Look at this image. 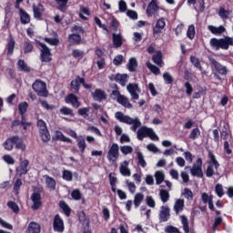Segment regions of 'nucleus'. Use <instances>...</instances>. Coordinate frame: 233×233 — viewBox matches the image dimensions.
<instances>
[{
	"label": "nucleus",
	"instance_id": "obj_1",
	"mask_svg": "<svg viewBox=\"0 0 233 233\" xmlns=\"http://www.w3.org/2000/svg\"><path fill=\"white\" fill-rule=\"evenodd\" d=\"M210 46L215 50H228L230 46H233V37L226 36L224 38H211L209 42Z\"/></svg>",
	"mask_w": 233,
	"mask_h": 233
},
{
	"label": "nucleus",
	"instance_id": "obj_2",
	"mask_svg": "<svg viewBox=\"0 0 233 233\" xmlns=\"http://www.w3.org/2000/svg\"><path fill=\"white\" fill-rule=\"evenodd\" d=\"M116 119L120 121V123H126V125H132L131 130L133 132H136L139 127H141V121L138 117L132 118L125 114L123 112H116L115 114Z\"/></svg>",
	"mask_w": 233,
	"mask_h": 233
},
{
	"label": "nucleus",
	"instance_id": "obj_3",
	"mask_svg": "<svg viewBox=\"0 0 233 233\" xmlns=\"http://www.w3.org/2000/svg\"><path fill=\"white\" fill-rule=\"evenodd\" d=\"M137 139H139V141H143L145 137H150V139H152L153 141H159V137L156 135L154 130L147 127H140L137 130Z\"/></svg>",
	"mask_w": 233,
	"mask_h": 233
},
{
	"label": "nucleus",
	"instance_id": "obj_4",
	"mask_svg": "<svg viewBox=\"0 0 233 233\" xmlns=\"http://www.w3.org/2000/svg\"><path fill=\"white\" fill-rule=\"evenodd\" d=\"M36 127L43 143H48L52 137H50V132L46 127V122H45L43 119H39L37 120Z\"/></svg>",
	"mask_w": 233,
	"mask_h": 233
},
{
	"label": "nucleus",
	"instance_id": "obj_5",
	"mask_svg": "<svg viewBox=\"0 0 233 233\" xmlns=\"http://www.w3.org/2000/svg\"><path fill=\"white\" fill-rule=\"evenodd\" d=\"M210 161L208 162L207 170H206V176L207 177H212L218 172V168H219V163L216 159V156H214V153L209 152L208 153Z\"/></svg>",
	"mask_w": 233,
	"mask_h": 233
},
{
	"label": "nucleus",
	"instance_id": "obj_6",
	"mask_svg": "<svg viewBox=\"0 0 233 233\" xmlns=\"http://www.w3.org/2000/svg\"><path fill=\"white\" fill-rule=\"evenodd\" d=\"M33 90L40 96V97H47L48 91L46 90V83L41 80H35V83L32 85Z\"/></svg>",
	"mask_w": 233,
	"mask_h": 233
},
{
	"label": "nucleus",
	"instance_id": "obj_7",
	"mask_svg": "<svg viewBox=\"0 0 233 233\" xmlns=\"http://www.w3.org/2000/svg\"><path fill=\"white\" fill-rule=\"evenodd\" d=\"M190 174L194 177H203V160L198 158L197 162L190 168Z\"/></svg>",
	"mask_w": 233,
	"mask_h": 233
},
{
	"label": "nucleus",
	"instance_id": "obj_8",
	"mask_svg": "<svg viewBox=\"0 0 233 233\" xmlns=\"http://www.w3.org/2000/svg\"><path fill=\"white\" fill-rule=\"evenodd\" d=\"M107 159L109 163H116L119 159V146L113 144L107 152Z\"/></svg>",
	"mask_w": 233,
	"mask_h": 233
},
{
	"label": "nucleus",
	"instance_id": "obj_9",
	"mask_svg": "<svg viewBox=\"0 0 233 233\" xmlns=\"http://www.w3.org/2000/svg\"><path fill=\"white\" fill-rule=\"evenodd\" d=\"M41 46V61L43 63H50L52 61V53L50 52V48L46 46V45L43 43H39Z\"/></svg>",
	"mask_w": 233,
	"mask_h": 233
},
{
	"label": "nucleus",
	"instance_id": "obj_10",
	"mask_svg": "<svg viewBox=\"0 0 233 233\" xmlns=\"http://www.w3.org/2000/svg\"><path fill=\"white\" fill-rule=\"evenodd\" d=\"M157 12H159V5H157V0H152L147 5L146 14L147 17H152V15H159Z\"/></svg>",
	"mask_w": 233,
	"mask_h": 233
},
{
	"label": "nucleus",
	"instance_id": "obj_11",
	"mask_svg": "<svg viewBox=\"0 0 233 233\" xmlns=\"http://www.w3.org/2000/svg\"><path fill=\"white\" fill-rule=\"evenodd\" d=\"M210 65L214 67L216 72L219 74L220 76H227L228 70L227 69V66L221 65L219 62L216 61L214 58H210Z\"/></svg>",
	"mask_w": 233,
	"mask_h": 233
},
{
	"label": "nucleus",
	"instance_id": "obj_12",
	"mask_svg": "<svg viewBox=\"0 0 233 233\" xmlns=\"http://www.w3.org/2000/svg\"><path fill=\"white\" fill-rule=\"evenodd\" d=\"M127 88L132 99H139V94H141V89H139V86L137 84H129L127 85Z\"/></svg>",
	"mask_w": 233,
	"mask_h": 233
},
{
	"label": "nucleus",
	"instance_id": "obj_13",
	"mask_svg": "<svg viewBox=\"0 0 233 233\" xmlns=\"http://www.w3.org/2000/svg\"><path fill=\"white\" fill-rule=\"evenodd\" d=\"M170 219V208L168 206H162L159 212L160 223H165Z\"/></svg>",
	"mask_w": 233,
	"mask_h": 233
},
{
	"label": "nucleus",
	"instance_id": "obj_14",
	"mask_svg": "<svg viewBox=\"0 0 233 233\" xmlns=\"http://www.w3.org/2000/svg\"><path fill=\"white\" fill-rule=\"evenodd\" d=\"M165 26H167V22L165 21V18H158L156 22L155 26L153 27V35H156L157 34H161V32H163V30L165 29Z\"/></svg>",
	"mask_w": 233,
	"mask_h": 233
},
{
	"label": "nucleus",
	"instance_id": "obj_15",
	"mask_svg": "<svg viewBox=\"0 0 233 233\" xmlns=\"http://www.w3.org/2000/svg\"><path fill=\"white\" fill-rule=\"evenodd\" d=\"M53 227L56 232H63L65 230V223L59 215L55 216Z\"/></svg>",
	"mask_w": 233,
	"mask_h": 233
},
{
	"label": "nucleus",
	"instance_id": "obj_16",
	"mask_svg": "<svg viewBox=\"0 0 233 233\" xmlns=\"http://www.w3.org/2000/svg\"><path fill=\"white\" fill-rule=\"evenodd\" d=\"M31 200L33 201L31 208H33V210L39 209V208L41 207V194L39 192H34L31 195Z\"/></svg>",
	"mask_w": 233,
	"mask_h": 233
},
{
	"label": "nucleus",
	"instance_id": "obj_17",
	"mask_svg": "<svg viewBox=\"0 0 233 233\" xmlns=\"http://www.w3.org/2000/svg\"><path fill=\"white\" fill-rule=\"evenodd\" d=\"M66 103H70L74 108H79L81 106V102H79L77 96L74 94L66 96Z\"/></svg>",
	"mask_w": 233,
	"mask_h": 233
},
{
	"label": "nucleus",
	"instance_id": "obj_18",
	"mask_svg": "<svg viewBox=\"0 0 233 233\" xmlns=\"http://www.w3.org/2000/svg\"><path fill=\"white\" fill-rule=\"evenodd\" d=\"M30 162L28 160H24L20 163V167H16V172L18 175L23 176L28 174V166Z\"/></svg>",
	"mask_w": 233,
	"mask_h": 233
},
{
	"label": "nucleus",
	"instance_id": "obj_19",
	"mask_svg": "<svg viewBox=\"0 0 233 233\" xmlns=\"http://www.w3.org/2000/svg\"><path fill=\"white\" fill-rule=\"evenodd\" d=\"M33 12L35 19H41V17H43V13L45 12V7L41 4H38L37 5H33Z\"/></svg>",
	"mask_w": 233,
	"mask_h": 233
},
{
	"label": "nucleus",
	"instance_id": "obj_20",
	"mask_svg": "<svg viewBox=\"0 0 233 233\" xmlns=\"http://www.w3.org/2000/svg\"><path fill=\"white\" fill-rule=\"evenodd\" d=\"M81 83H85V78L80 77L79 76H77L76 79L71 82V88L76 94L79 92V85H81Z\"/></svg>",
	"mask_w": 233,
	"mask_h": 233
},
{
	"label": "nucleus",
	"instance_id": "obj_21",
	"mask_svg": "<svg viewBox=\"0 0 233 233\" xmlns=\"http://www.w3.org/2000/svg\"><path fill=\"white\" fill-rule=\"evenodd\" d=\"M115 81L116 83H119V85H121V86H126L127 83H128V75L127 74H116L115 76Z\"/></svg>",
	"mask_w": 233,
	"mask_h": 233
},
{
	"label": "nucleus",
	"instance_id": "obj_22",
	"mask_svg": "<svg viewBox=\"0 0 233 233\" xmlns=\"http://www.w3.org/2000/svg\"><path fill=\"white\" fill-rule=\"evenodd\" d=\"M44 179H46V187L49 189V190H56V179H54V177L48 176V175H45L44 176Z\"/></svg>",
	"mask_w": 233,
	"mask_h": 233
},
{
	"label": "nucleus",
	"instance_id": "obj_23",
	"mask_svg": "<svg viewBox=\"0 0 233 233\" xmlns=\"http://www.w3.org/2000/svg\"><path fill=\"white\" fill-rule=\"evenodd\" d=\"M209 32L211 34H214L215 35H221L227 29L223 25H219L218 27L214 26V25H208V26Z\"/></svg>",
	"mask_w": 233,
	"mask_h": 233
},
{
	"label": "nucleus",
	"instance_id": "obj_24",
	"mask_svg": "<svg viewBox=\"0 0 233 233\" xmlns=\"http://www.w3.org/2000/svg\"><path fill=\"white\" fill-rule=\"evenodd\" d=\"M19 14L22 25H28V23H30V15H28L23 8L19 9Z\"/></svg>",
	"mask_w": 233,
	"mask_h": 233
},
{
	"label": "nucleus",
	"instance_id": "obj_25",
	"mask_svg": "<svg viewBox=\"0 0 233 233\" xmlns=\"http://www.w3.org/2000/svg\"><path fill=\"white\" fill-rule=\"evenodd\" d=\"M41 232V226H39L35 222H31L28 225L27 230H25V233H39Z\"/></svg>",
	"mask_w": 233,
	"mask_h": 233
},
{
	"label": "nucleus",
	"instance_id": "obj_26",
	"mask_svg": "<svg viewBox=\"0 0 233 233\" xmlns=\"http://www.w3.org/2000/svg\"><path fill=\"white\" fill-rule=\"evenodd\" d=\"M183 208H185V200L184 199H177L174 205V210L176 214H179V212H183Z\"/></svg>",
	"mask_w": 233,
	"mask_h": 233
},
{
	"label": "nucleus",
	"instance_id": "obj_27",
	"mask_svg": "<svg viewBox=\"0 0 233 233\" xmlns=\"http://www.w3.org/2000/svg\"><path fill=\"white\" fill-rule=\"evenodd\" d=\"M120 174H122V176H126V177L131 176L130 169L128 168V161H124L120 165Z\"/></svg>",
	"mask_w": 233,
	"mask_h": 233
},
{
	"label": "nucleus",
	"instance_id": "obj_28",
	"mask_svg": "<svg viewBox=\"0 0 233 233\" xmlns=\"http://www.w3.org/2000/svg\"><path fill=\"white\" fill-rule=\"evenodd\" d=\"M119 105H122V106H125V108H132V104L128 101V98L122 95L118 97L116 100Z\"/></svg>",
	"mask_w": 233,
	"mask_h": 233
},
{
	"label": "nucleus",
	"instance_id": "obj_29",
	"mask_svg": "<svg viewBox=\"0 0 233 233\" xmlns=\"http://www.w3.org/2000/svg\"><path fill=\"white\" fill-rule=\"evenodd\" d=\"M159 198L162 201V203H167V201L170 199V193L167 189H160L159 190Z\"/></svg>",
	"mask_w": 233,
	"mask_h": 233
},
{
	"label": "nucleus",
	"instance_id": "obj_30",
	"mask_svg": "<svg viewBox=\"0 0 233 233\" xmlns=\"http://www.w3.org/2000/svg\"><path fill=\"white\" fill-rule=\"evenodd\" d=\"M92 96L95 101H103V99H105V91L96 89L94 93H92Z\"/></svg>",
	"mask_w": 233,
	"mask_h": 233
},
{
	"label": "nucleus",
	"instance_id": "obj_31",
	"mask_svg": "<svg viewBox=\"0 0 233 233\" xmlns=\"http://www.w3.org/2000/svg\"><path fill=\"white\" fill-rule=\"evenodd\" d=\"M15 145V137H12L6 139V141L4 143V147L5 148V150H12Z\"/></svg>",
	"mask_w": 233,
	"mask_h": 233
},
{
	"label": "nucleus",
	"instance_id": "obj_32",
	"mask_svg": "<svg viewBox=\"0 0 233 233\" xmlns=\"http://www.w3.org/2000/svg\"><path fill=\"white\" fill-rule=\"evenodd\" d=\"M153 62L158 66H163V54L161 52H157L152 57Z\"/></svg>",
	"mask_w": 233,
	"mask_h": 233
},
{
	"label": "nucleus",
	"instance_id": "obj_33",
	"mask_svg": "<svg viewBox=\"0 0 233 233\" xmlns=\"http://www.w3.org/2000/svg\"><path fill=\"white\" fill-rule=\"evenodd\" d=\"M181 223L183 226V230L185 233H189L190 232V227L188 226V218H187V216L182 215L180 217Z\"/></svg>",
	"mask_w": 233,
	"mask_h": 233
},
{
	"label": "nucleus",
	"instance_id": "obj_34",
	"mask_svg": "<svg viewBox=\"0 0 233 233\" xmlns=\"http://www.w3.org/2000/svg\"><path fill=\"white\" fill-rule=\"evenodd\" d=\"M143 199H145V195H143V193H137L135 195L134 205L136 208H137V207L143 203Z\"/></svg>",
	"mask_w": 233,
	"mask_h": 233
},
{
	"label": "nucleus",
	"instance_id": "obj_35",
	"mask_svg": "<svg viewBox=\"0 0 233 233\" xmlns=\"http://www.w3.org/2000/svg\"><path fill=\"white\" fill-rule=\"evenodd\" d=\"M113 43L116 48H119V46L123 45V38L121 37V35L113 34Z\"/></svg>",
	"mask_w": 233,
	"mask_h": 233
},
{
	"label": "nucleus",
	"instance_id": "obj_36",
	"mask_svg": "<svg viewBox=\"0 0 233 233\" xmlns=\"http://www.w3.org/2000/svg\"><path fill=\"white\" fill-rule=\"evenodd\" d=\"M15 148L20 149L22 151L26 150V146L23 143V140L19 138V137H15Z\"/></svg>",
	"mask_w": 233,
	"mask_h": 233
},
{
	"label": "nucleus",
	"instance_id": "obj_37",
	"mask_svg": "<svg viewBox=\"0 0 233 233\" xmlns=\"http://www.w3.org/2000/svg\"><path fill=\"white\" fill-rule=\"evenodd\" d=\"M155 179L157 185H161L165 181V173L163 171H157L155 173Z\"/></svg>",
	"mask_w": 233,
	"mask_h": 233
},
{
	"label": "nucleus",
	"instance_id": "obj_38",
	"mask_svg": "<svg viewBox=\"0 0 233 233\" xmlns=\"http://www.w3.org/2000/svg\"><path fill=\"white\" fill-rule=\"evenodd\" d=\"M127 68L129 72H136V68H137V60L136 58H130L127 63Z\"/></svg>",
	"mask_w": 233,
	"mask_h": 233
},
{
	"label": "nucleus",
	"instance_id": "obj_39",
	"mask_svg": "<svg viewBox=\"0 0 233 233\" xmlns=\"http://www.w3.org/2000/svg\"><path fill=\"white\" fill-rule=\"evenodd\" d=\"M76 143L80 152L83 154V152H85V148H86V142H85V139L83 137H79L76 139Z\"/></svg>",
	"mask_w": 233,
	"mask_h": 233
},
{
	"label": "nucleus",
	"instance_id": "obj_40",
	"mask_svg": "<svg viewBox=\"0 0 233 233\" xmlns=\"http://www.w3.org/2000/svg\"><path fill=\"white\" fill-rule=\"evenodd\" d=\"M78 219L82 225H85L86 227H88L90 225V221L88 220V218H86V214L85 212H80L78 215Z\"/></svg>",
	"mask_w": 233,
	"mask_h": 233
},
{
	"label": "nucleus",
	"instance_id": "obj_41",
	"mask_svg": "<svg viewBox=\"0 0 233 233\" xmlns=\"http://www.w3.org/2000/svg\"><path fill=\"white\" fill-rule=\"evenodd\" d=\"M55 137H56V139L64 141V143H72V139L65 137V135H63V133L61 131H56Z\"/></svg>",
	"mask_w": 233,
	"mask_h": 233
},
{
	"label": "nucleus",
	"instance_id": "obj_42",
	"mask_svg": "<svg viewBox=\"0 0 233 233\" xmlns=\"http://www.w3.org/2000/svg\"><path fill=\"white\" fill-rule=\"evenodd\" d=\"M190 62L192 63L195 68H198V70H203V66H201V62L199 61V58L191 56Z\"/></svg>",
	"mask_w": 233,
	"mask_h": 233
},
{
	"label": "nucleus",
	"instance_id": "obj_43",
	"mask_svg": "<svg viewBox=\"0 0 233 233\" xmlns=\"http://www.w3.org/2000/svg\"><path fill=\"white\" fill-rule=\"evenodd\" d=\"M230 14H232V11L225 10L223 7L219 8L218 15L221 19H228V15H230Z\"/></svg>",
	"mask_w": 233,
	"mask_h": 233
},
{
	"label": "nucleus",
	"instance_id": "obj_44",
	"mask_svg": "<svg viewBox=\"0 0 233 233\" xmlns=\"http://www.w3.org/2000/svg\"><path fill=\"white\" fill-rule=\"evenodd\" d=\"M57 5H59L58 10L61 12H66V4L68 3V0H55Z\"/></svg>",
	"mask_w": 233,
	"mask_h": 233
},
{
	"label": "nucleus",
	"instance_id": "obj_45",
	"mask_svg": "<svg viewBox=\"0 0 233 233\" xmlns=\"http://www.w3.org/2000/svg\"><path fill=\"white\" fill-rule=\"evenodd\" d=\"M137 157L138 159V164L140 165V167H142L143 168H145V167H147V161H145V157L143 156V153H141L140 151H138L137 153Z\"/></svg>",
	"mask_w": 233,
	"mask_h": 233
},
{
	"label": "nucleus",
	"instance_id": "obj_46",
	"mask_svg": "<svg viewBox=\"0 0 233 233\" xmlns=\"http://www.w3.org/2000/svg\"><path fill=\"white\" fill-rule=\"evenodd\" d=\"M18 109L20 116L26 114V110H28V104L26 102H22L18 105Z\"/></svg>",
	"mask_w": 233,
	"mask_h": 233
},
{
	"label": "nucleus",
	"instance_id": "obj_47",
	"mask_svg": "<svg viewBox=\"0 0 233 233\" xmlns=\"http://www.w3.org/2000/svg\"><path fill=\"white\" fill-rule=\"evenodd\" d=\"M187 36L188 39H193L196 36V27L194 25L188 26Z\"/></svg>",
	"mask_w": 233,
	"mask_h": 233
},
{
	"label": "nucleus",
	"instance_id": "obj_48",
	"mask_svg": "<svg viewBox=\"0 0 233 233\" xmlns=\"http://www.w3.org/2000/svg\"><path fill=\"white\" fill-rule=\"evenodd\" d=\"M147 66L149 70H151V72H153V74H155L156 76H158V74H160V70L159 67L154 66V64L147 62Z\"/></svg>",
	"mask_w": 233,
	"mask_h": 233
},
{
	"label": "nucleus",
	"instance_id": "obj_49",
	"mask_svg": "<svg viewBox=\"0 0 233 233\" xmlns=\"http://www.w3.org/2000/svg\"><path fill=\"white\" fill-rule=\"evenodd\" d=\"M17 65L18 68L23 72H30V67L25 63V60H19Z\"/></svg>",
	"mask_w": 233,
	"mask_h": 233
},
{
	"label": "nucleus",
	"instance_id": "obj_50",
	"mask_svg": "<svg viewBox=\"0 0 233 233\" xmlns=\"http://www.w3.org/2000/svg\"><path fill=\"white\" fill-rule=\"evenodd\" d=\"M60 114H63V116H74V110H72V108H69L67 106H63L60 109Z\"/></svg>",
	"mask_w": 233,
	"mask_h": 233
},
{
	"label": "nucleus",
	"instance_id": "obj_51",
	"mask_svg": "<svg viewBox=\"0 0 233 233\" xmlns=\"http://www.w3.org/2000/svg\"><path fill=\"white\" fill-rule=\"evenodd\" d=\"M15 46V41H14V39H11L7 44V54H9V56H12L14 54Z\"/></svg>",
	"mask_w": 233,
	"mask_h": 233
},
{
	"label": "nucleus",
	"instance_id": "obj_52",
	"mask_svg": "<svg viewBox=\"0 0 233 233\" xmlns=\"http://www.w3.org/2000/svg\"><path fill=\"white\" fill-rule=\"evenodd\" d=\"M200 134L201 132L199 131V128H194L189 134V139H192L194 141L195 139H198V137L200 136Z\"/></svg>",
	"mask_w": 233,
	"mask_h": 233
},
{
	"label": "nucleus",
	"instance_id": "obj_53",
	"mask_svg": "<svg viewBox=\"0 0 233 233\" xmlns=\"http://www.w3.org/2000/svg\"><path fill=\"white\" fill-rule=\"evenodd\" d=\"M85 15H90V10L87 7H81L80 8V17L81 19H84L85 21H86V17L84 16Z\"/></svg>",
	"mask_w": 233,
	"mask_h": 233
},
{
	"label": "nucleus",
	"instance_id": "obj_54",
	"mask_svg": "<svg viewBox=\"0 0 233 233\" xmlns=\"http://www.w3.org/2000/svg\"><path fill=\"white\" fill-rule=\"evenodd\" d=\"M120 151L122 152V154H125V156H127V154H132V152H134V148H132V147L130 146H123L120 147Z\"/></svg>",
	"mask_w": 233,
	"mask_h": 233
},
{
	"label": "nucleus",
	"instance_id": "obj_55",
	"mask_svg": "<svg viewBox=\"0 0 233 233\" xmlns=\"http://www.w3.org/2000/svg\"><path fill=\"white\" fill-rule=\"evenodd\" d=\"M146 203L147 207H150V208H156V200H154V198L147 196L146 198Z\"/></svg>",
	"mask_w": 233,
	"mask_h": 233
},
{
	"label": "nucleus",
	"instance_id": "obj_56",
	"mask_svg": "<svg viewBox=\"0 0 233 233\" xmlns=\"http://www.w3.org/2000/svg\"><path fill=\"white\" fill-rule=\"evenodd\" d=\"M60 208L64 210L66 216H70V207L65 201L60 202Z\"/></svg>",
	"mask_w": 233,
	"mask_h": 233
},
{
	"label": "nucleus",
	"instance_id": "obj_57",
	"mask_svg": "<svg viewBox=\"0 0 233 233\" xmlns=\"http://www.w3.org/2000/svg\"><path fill=\"white\" fill-rule=\"evenodd\" d=\"M215 192L218 198H223V195L225 194L223 192V186L221 184H217L215 187Z\"/></svg>",
	"mask_w": 233,
	"mask_h": 233
},
{
	"label": "nucleus",
	"instance_id": "obj_58",
	"mask_svg": "<svg viewBox=\"0 0 233 233\" xmlns=\"http://www.w3.org/2000/svg\"><path fill=\"white\" fill-rule=\"evenodd\" d=\"M166 85H172L174 78L170 76V73H164L163 75Z\"/></svg>",
	"mask_w": 233,
	"mask_h": 233
},
{
	"label": "nucleus",
	"instance_id": "obj_59",
	"mask_svg": "<svg viewBox=\"0 0 233 233\" xmlns=\"http://www.w3.org/2000/svg\"><path fill=\"white\" fill-rule=\"evenodd\" d=\"M22 120L20 121L24 130H26L28 127H32V123L26 122V116L25 115H21Z\"/></svg>",
	"mask_w": 233,
	"mask_h": 233
},
{
	"label": "nucleus",
	"instance_id": "obj_60",
	"mask_svg": "<svg viewBox=\"0 0 233 233\" xmlns=\"http://www.w3.org/2000/svg\"><path fill=\"white\" fill-rule=\"evenodd\" d=\"M68 39H71V41H73V43H76V45L81 43V35L76 34L69 35Z\"/></svg>",
	"mask_w": 233,
	"mask_h": 233
},
{
	"label": "nucleus",
	"instance_id": "obj_61",
	"mask_svg": "<svg viewBox=\"0 0 233 233\" xmlns=\"http://www.w3.org/2000/svg\"><path fill=\"white\" fill-rule=\"evenodd\" d=\"M7 207H9V208L13 209V211L17 214V212H19V206H17V204L14 201H9L7 203Z\"/></svg>",
	"mask_w": 233,
	"mask_h": 233
},
{
	"label": "nucleus",
	"instance_id": "obj_62",
	"mask_svg": "<svg viewBox=\"0 0 233 233\" xmlns=\"http://www.w3.org/2000/svg\"><path fill=\"white\" fill-rule=\"evenodd\" d=\"M73 175L70 170H64L63 172V179L66 181H72Z\"/></svg>",
	"mask_w": 233,
	"mask_h": 233
},
{
	"label": "nucleus",
	"instance_id": "obj_63",
	"mask_svg": "<svg viewBox=\"0 0 233 233\" xmlns=\"http://www.w3.org/2000/svg\"><path fill=\"white\" fill-rule=\"evenodd\" d=\"M71 196L73 199L79 201V199H81V191H79V189H75L72 191Z\"/></svg>",
	"mask_w": 233,
	"mask_h": 233
},
{
	"label": "nucleus",
	"instance_id": "obj_64",
	"mask_svg": "<svg viewBox=\"0 0 233 233\" xmlns=\"http://www.w3.org/2000/svg\"><path fill=\"white\" fill-rule=\"evenodd\" d=\"M165 232L167 233H179V229L174 226H167L165 228Z\"/></svg>",
	"mask_w": 233,
	"mask_h": 233
}]
</instances>
